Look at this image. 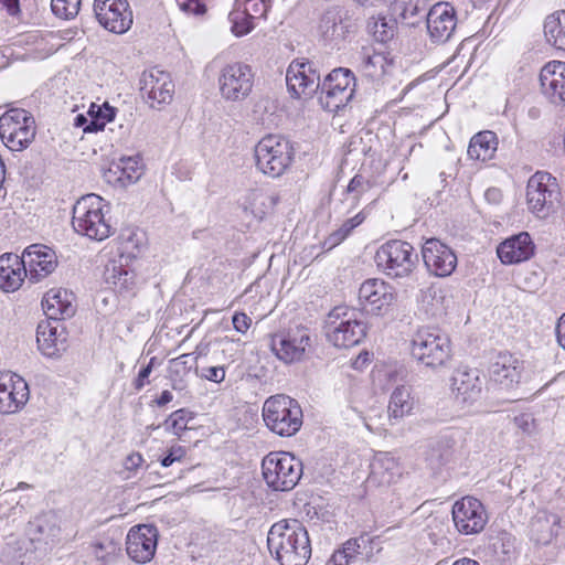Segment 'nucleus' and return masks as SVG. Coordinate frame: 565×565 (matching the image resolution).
Instances as JSON below:
<instances>
[{
	"label": "nucleus",
	"mask_w": 565,
	"mask_h": 565,
	"mask_svg": "<svg viewBox=\"0 0 565 565\" xmlns=\"http://www.w3.org/2000/svg\"><path fill=\"white\" fill-rule=\"evenodd\" d=\"M365 220V215L360 212L351 218H348L343 222V224L333 233L329 235L326 239L324 245H328V248H332L339 245L344 238L349 236V234Z\"/></svg>",
	"instance_id": "c03bdc74"
},
{
	"label": "nucleus",
	"mask_w": 565,
	"mask_h": 565,
	"mask_svg": "<svg viewBox=\"0 0 565 565\" xmlns=\"http://www.w3.org/2000/svg\"><path fill=\"white\" fill-rule=\"evenodd\" d=\"M452 520L460 533L469 535L481 532L488 516L483 504L478 499L465 497L454 504Z\"/></svg>",
	"instance_id": "a211bd4d"
},
{
	"label": "nucleus",
	"mask_w": 565,
	"mask_h": 565,
	"mask_svg": "<svg viewBox=\"0 0 565 565\" xmlns=\"http://www.w3.org/2000/svg\"><path fill=\"white\" fill-rule=\"evenodd\" d=\"M310 332L305 327H296L271 337L270 349L284 363L290 364L301 361L310 347Z\"/></svg>",
	"instance_id": "4468645a"
},
{
	"label": "nucleus",
	"mask_w": 565,
	"mask_h": 565,
	"mask_svg": "<svg viewBox=\"0 0 565 565\" xmlns=\"http://www.w3.org/2000/svg\"><path fill=\"white\" fill-rule=\"evenodd\" d=\"M557 342L565 349V312L558 319L555 328Z\"/></svg>",
	"instance_id": "0e129e2a"
},
{
	"label": "nucleus",
	"mask_w": 565,
	"mask_h": 565,
	"mask_svg": "<svg viewBox=\"0 0 565 565\" xmlns=\"http://www.w3.org/2000/svg\"><path fill=\"white\" fill-rule=\"evenodd\" d=\"M366 335V324L356 317L354 310L335 307L329 313L327 338L337 348H352Z\"/></svg>",
	"instance_id": "6e6552de"
},
{
	"label": "nucleus",
	"mask_w": 565,
	"mask_h": 565,
	"mask_svg": "<svg viewBox=\"0 0 565 565\" xmlns=\"http://www.w3.org/2000/svg\"><path fill=\"white\" fill-rule=\"evenodd\" d=\"M81 0H51L52 12L61 19H74L79 11Z\"/></svg>",
	"instance_id": "de8ad7c7"
},
{
	"label": "nucleus",
	"mask_w": 565,
	"mask_h": 565,
	"mask_svg": "<svg viewBox=\"0 0 565 565\" xmlns=\"http://www.w3.org/2000/svg\"><path fill=\"white\" fill-rule=\"evenodd\" d=\"M374 186V182L363 174L354 175L347 186V192L354 201H359L362 195Z\"/></svg>",
	"instance_id": "09e8293b"
},
{
	"label": "nucleus",
	"mask_w": 565,
	"mask_h": 565,
	"mask_svg": "<svg viewBox=\"0 0 565 565\" xmlns=\"http://www.w3.org/2000/svg\"><path fill=\"white\" fill-rule=\"evenodd\" d=\"M0 10H4L8 15L19 19L21 17L20 0H0Z\"/></svg>",
	"instance_id": "680f3d73"
},
{
	"label": "nucleus",
	"mask_w": 565,
	"mask_h": 565,
	"mask_svg": "<svg viewBox=\"0 0 565 565\" xmlns=\"http://www.w3.org/2000/svg\"><path fill=\"white\" fill-rule=\"evenodd\" d=\"M116 116V109L109 105L104 108V116L102 117H89V122L84 127V132H97L105 128V125L113 121Z\"/></svg>",
	"instance_id": "603ef678"
},
{
	"label": "nucleus",
	"mask_w": 565,
	"mask_h": 565,
	"mask_svg": "<svg viewBox=\"0 0 565 565\" xmlns=\"http://www.w3.org/2000/svg\"><path fill=\"white\" fill-rule=\"evenodd\" d=\"M29 277L21 256L7 253L0 256V288L7 292L15 291Z\"/></svg>",
	"instance_id": "2f4dec72"
},
{
	"label": "nucleus",
	"mask_w": 565,
	"mask_h": 565,
	"mask_svg": "<svg viewBox=\"0 0 565 565\" xmlns=\"http://www.w3.org/2000/svg\"><path fill=\"white\" fill-rule=\"evenodd\" d=\"M118 241L121 256L124 254H127L128 256H136V252L138 250V239L132 231L127 230L122 232L119 235Z\"/></svg>",
	"instance_id": "5fc2aeb1"
},
{
	"label": "nucleus",
	"mask_w": 565,
	"mask_h": 565,
	"mask_svg": "<svg viewBox=\"0 0 565 565\" xmlns=\"http://www.w3.org/2000/svg\"><path fill=\"white\" fill-rule=\"evenodd\" d=\"M379 269L391 278L408 277L416 268L418 255L414 247L401 239L382 244L374 256Z\"/></svg>",
	"instance_id": "0eeeda50"
},
{
	"label": "nucleus",
	"mask_w": 565,
	"mask_h": 565,
	"mask_svg": "<svg viewBox=\"0 0 565 565\" xmlns=\"http://www.w3.org/2000/svg\"><path fill=\"white\" fill-rule=\"evenodd\" d=\"M484 377L477 367L459 366L451 376V392L457 403L470 406L482 397Z\"/></svg>",
	"instance_id": "dca6fc26"
},
{
	"label": "nucleus",
	"mask_w": 565,
	"mask_h": 565,
	"mask_svg": "<svg viewBox=\"0 0 565 565\" xmlns=\"http://www.w3.org/2000/svg\"><path fill=\"white\" fill-rule=\"evenodd\" d=\"M201 377L214 383H221L225 379V370L223 366L203 367L201 371Z\"/></svg>",
	"instance_id": "bf43d9fd"
},
{
	"label": "nucleus",
	"mask_w": 565,
	"mask_h": 565,
	"mask_svg": "<svg viewBox=\"0 0 565 565\" xmlns=\"http://www.w3.org/2000/svg\"><path fill=\"white\" fill-rule=\"evenodd\" d=\"M262 472L274 491H290L302 476V462L289 452L274 451L263 459Z\"/></svg>",
	"instance_id": "423d86ee"
},
{
	"label": "nucleus",
	"mask_w": 565,
	"mask_h": 565,
	"mask_svg": "<svg viewBox=\"0 0 565 565\" xmlns=\"http://www.w3.org/2000/svg\"><path fill=\"white\" fill-rule=\"evenodd\" d=\"M74 295L65 289L47 291L42 300V308L49 321L60 323L75 313Z\"/></svg>",
	"instance_id": "c756f323"
},
{
	"label": "nucleus",
	"mask_w": 565,
	"mask_h": 565,
	"mask_svg": "<svg viewBox=\"0 0 565 565\" xmlns=\"http://www.w3.org/2000/svg\"><path fill=\"white\" fill-rule=\"evenodd\" d=\"M411 353L422 365L436 370L451 358L450 340L438 329L420 328L412 338Z\"/></svg>",
	"instance_id": "20e7f679"
},
{
	"label": "nucleus",
	"mask_w": 565,
	"mask_h": 565,
	"mask_svg": "<svg viewBox=\"0 0 565 565\" xmlns=\"http://www.w3.org/2000/svg\"><path fill=\"white\" fill-rule=\"evenodd\" d=\"M271 0H246L243 11L254 21L266 18Z\"/></svg>",
	"instance_id": "864d4df0"
},
{
	"label": "nucleus",
	"mask_w": 565,
	"mask_h": 565,
	"mask_svg": "<svg viewBox=\"0 0 565 565\" xmlns=\"http://www.w3.org/2000/svg\"><path fill=\"white\" fill-rule=\"evenodd\" d=\"M535 250V245L527 232H521L503 241L497 248V254L504 265L519 264L529 260Z\"/></svg>",
	"instance_id": "cd10ccee"
},
{
	"label": "nucleus",
	"mask_w": 565,
	"mask_h": 565,
	"mask_svg": "<svg viewBox=\"0 0 565 565\" xmlns=\"http://www.w3.org/2000/svg\"><path fill=\"white\" fill-rule=\"evenodd\" d=\"M455 440L449 436H441L431 447L429 460L438 465L447 463L454 454Z\"/></svg>",
	"instance_id": "a18cd8bd"
},
{
	"label": "nucleus",
	"mask_w": 565,
	"mask_h": 565,
	"mask_svg": "<svg viewBox=\"0 0 565 565\" xmlns=\"http://www.w3.org/2000/svg\"><path fill=\"white\" fill-rule=\"evenodd\" d=\"M561 196L557 179L551 173L537 171L529 179L527 205L536 216L544 218L554 213L561 204Z\"/></svg>",
	"instance_id": "1a4fd4ad"
},
{
	"label": "nucleus",
	"mask_w": 565,
	"mask_h": 565,
	"mask_svg": "<svg viewBox=\"0 0 565 565\" xmlns=\"http://www.w3.org/2000/svg\"><path fill=\"white\" fill-rule=\"evenodd\" d=\"M94 12L99 24L116 34L126 33L134 22L127 0H94Z\"/></svg>",
	"instance_id": "2eb2a0df"
},
{
	"label": "nucleus",
	"mask_w": 565,
	"mask_h": 565,
	"mask_svg": "<svg viewBox=\"0 0 565 565\" xmlns=\"http://www.w3.org/2000/svg\"><path fill=\"white\" fill-rule=\"evenodd\" d=\"M143 459L140 454H132L127 457L126 468L136 469L142 463Z\"/></svg>",
	"instance_id": "69168bd1"
},
{
	"label": "nucleus",
	"mask_w": 565,
	"mask_h": 565,
	"mask_svg": "<svg viewBox=\"0 0 565 565\" xmlns=\"http://www.w3.org/2000/svg\"><path fill=\"white\" fill-rule=\"evenodd\" d=\"M422 255L428 271L437 277H448L457 267L455 252L437 238H428L424 243Z\"/></svg>",
	"instance_id": "4be33fe9"
},
{
	"label": "nucleus",
	"mask_w": 565,
	"mask_h": 565,
	"mask_svg": "<svg viewBox=\"0 0 565 565\" xmlns=\"http://www.w3.org/2000/svg\"><path fill=\"white\" fill-rule=\"evenodd\" d=\"M157 544V527L150 524H141L129 530L126 539V551L132 561L145 564L153 558Z\"/></svg>",
	"instance_id": "aec40b11"
},
{
	"label": "nucleus",
	"mask_w": 565,
	"mask_h": 565,
	"mask_svg": "<svg viewBox=\"0 0 565 565\" xmlns=\"http://www.w3.org/2000/svg\"><path fill=\"white\" fill-rule=\"evenodd\" d=\"M186 450L184 447L175 445L172 446L168 454L162 457L160 463L162 467H170L175 461H181L185 457Z\"/></svg>",
	"instance_id": "13d9d810"
},
{
	"label": "nucleus",
	"mask_w": 565,
	"mask_h": 565,
	"mask_svg": "<svg viewBox=\"0 0 565 565\" xmlns=\"http://www.w3.org/2000/svg\"><path fill=\"white\" fill-rule=\"evenodd\" d=\"M23 263L29 273V279L38 282L52 274L57 266L55 252L43 244H32L22 253Z\"/></svg>",
	"instance_id": "b1692460"
},
{
	"label": "nucleus",
	"mask_w": 565,
	"mask_h": 565,
	"mask_svg": "<svg viewBox=\"0 0 565 565\" xmlns=\"http://www.w3.org/2000/svg\"><path fill=\"white\" fill-rule=\"evenodd\" d=\"M228 19L232 23L231 29L236 36L246 35L255 28L254 20L241 9L233 10L228 14Z\"/></svg>",
	"instance_id": "49530a36"
},
{
	"label": "nucleus",
	"mask_w": 565,
	"mask_h": 565,
	"mask_svg": "<svg viewBox=\"0 0 565 565\" xmlns=\"http://www.w3.org/2000/svg\"><path fill=\"white\" fill-rule=\"evenodd\" d=\"M366 30L376 42L384 44L394 38L396 21L393 18L381 14L373 15L367 20Z\"/></svg>",
	"instance_id": "a19ab883"
},
{
	"label": "nucleus",
	"mask_w": 565,
	"mask_h": 565,
	"mask_svg": "<svg viewBox=\"0 0 565 565\" xmlns=\"http://www.w3.org/2000/svg\"><path fill=\"white\" fill-rule=\"evenodd\" d=\"M254 73L252 67L242 62L226 64L218 74V88L226 100H243L252 92Z\"/></svg>",
	"instance_id": "ddd939ff"
},
{
	"label": "nucleus",
	"mask_w": 565,
	"mask_h": 565,
	"mask_svg": "<svg viewBox=\"0 0 565 565\" xmlns=\"http://www.w3.org/2000/svg\"><path fill=\"white\" fill-rule=\"evenodd\" d=\"M355 90V76L349 68H334L320 86L319 103L323 109L337 113L352 99Z\"/></svg>",
	"instance_id": "f8f14e48"
},
{
	"label": "nucleus",
	"mask_w": 565,
	"mask_h": 565,
	"mask_svg": "<svg viewBox=\"0 0 565 565\" xmlns=\"http://www.w3.org/2000/svg\"><path fill=\"white\" fill-rule=\"evenodd\" d=\"M106 105H108V104L107 103H104L103 105L92 104L88 109L89 117L93 118V116H95V117L104 116V108H106Z\"/></svg>",
	"instance_id": "338daca9"
},
{
	"label": "nucleus",
	"mask_w": 565,
	"mask_h": 565,
	"mask_svg": "<svg viewBox=\"0 0 565 565\" xmlns=\"http://www.w3.org/2000/svg\"><path fill=\"white\" fill-rule=\"evenodd\" d=\"M36 342L42 354L52 358L65 350L64 328L53 321H42L36 329Z\"/></svg>",
	"instance_id": "72a5a7b5"
},
{
	"label": "nucleus",
	"mask_w": 565,
	"mask_h": 565,
	"mask_svg": "<svg viewBox=\"0 0 565 565\" xmlns=\"http://www.w3.org/2000/svg\"><path fill=\"white\" fill-rule=\"evenodd\" d=\"M179 8L189 14L202 15L206 11L205 4L201 0H177Z\"/></svg>",
	"instance_id": "4d7b16f0"
},
{
	"label": "nucleus",
	"mask_w": 565,
	"mask_h": 565,
	"mask_svg": "<svg viewBox=\"0 0 565 565\" xmlns=\"http://www.w3.org/2000/svg\"><path fill=\"white\" fill-rule=\"evenodd\" d=\"M402 476L397 459L390 452H376L370 463L369 482L390 486Z\"/></svg>",
	"instance_id": "7c9ffc66"
},
{
	"label": "nucleus",
	"mask_w": 565,
	"mask_h": 565,
	"mask_svg": "<svg viewBox=\"0 0 565 565\" xmlns=\"http://www.w3.org/2000/svg\"><path fill=\"white\" fill-rule=\"evenodd\" d=\"M151 365H145L140 369L137 379L135 380L134 386L137 391L143 388V386L148 383L147 379L151 374Z\"/></svg>",
	"instance_id": "e2e57ef3"
},
{
	"label": "nucleus",
	"mask_w": 565,
	"mask_h": 565,
	"mask_svg": "<svg viewBox=\"0 0 565 565\" xmlns=\"http://www.w3.org/2000/svg\"><path fill=\"white\" fill-rule=\"evenodd\" d=\"M254 152L257 169L273 178L280 177L289 168L295 154L291 142L280 135L263 137Z\"/></svg>",
	"instance_id": "39448f33"
},
{
	"label": "nucleus",
	"mask_w": 565,
	"mask_h": 565,
	"mask_svg": "<svg viewBox=\"0 0 565 565\" xmlns=\"http://www.w3.org/2000/svg\"><path fill=\"white\" fill-rule=\"evenodd\" d=\"M29 532L32 535L31 541H43L45 543L53 541L60 533L55 515L49 513L36 516L30 522Z\"/></svg>",
	"instance_id": "ea45409f"
},
{
	"label": "nucleus",
	"mask_w": 565,
	"mask_h": 565,
	"mask_svg": "<svg viewBox=\"0 0 565 565\" xmlns=\"http://www.w3.org/2000/svg\"><path fill=\"white\" fill-rule=\"evenodd\" d=\"M559 527V515L548 511H539L531 523V532L534 540L544 545L557 536Z\"/></svg>",
	"instance_id": "c9c22d12"
},
{
	"label": "nucleus",
	"mask_w": 565,
	"mask_h": 565,
	"mask_svg": "<svg viewBox=\"0 0 565 565\" xmlns=\"http://www.w3.org/2000/svg\"><path fill=\"white\" fill-rule=\"evenodd\" d=\"M393 287L384 280L373 278L365 280L359 289V303L366 313L379 316L394 302Z\"/></svg>",
	"instance_id": "412c9836"
},
{
	"label": "nucleus",
	"mask_w": 565,
	"mask_h": 565,
	"mask_svg": "<svg viewBox=\"0 0 565 565\" xmlns=\"http://www.w3.org/2000/svg\"><path fill=\"white\" fill-rule=\"evenodd\" d=\"M26 381L17 374H0V413L12 414L29 401Z\"/></svg>",
	"instance_id": "393cba45"
},
{
	"label": "nucleus",
	"mask_w": 565,
	"mask_h": 565,
	"mask_svg": "<svg viewBox=\"0 0 565 565\" xmlns=\"http://www.w3.org/2000/svg\"><path fill=\"white\" fill-rule=\"evenodd\" d=\"M31 555L24 547V542L12 541L7 543L0 555L2 565H30Z\"/></svg>",
	"instance_id": "37998d69"
},
{
	"label": "nucleus",
	"mask_w": 565,
	"mask_h": 565,
	"mask_svg": "<svg viewBox=\"0 0 565 565\" xmlns=\"http://www.w3.org/2000/svg\"><path fill=\"white\" fill-rule=\"evenodd\" d=\"M372 543V540L365 535L350 539L343 543L341 548L332 554L330 562L333 565L370 562L373 556Z\"/></svg>",
	"instance_id": "c85d7f7f"
},
{
	"label": "nucleus",
	"mask_w": 565,
	"mask_h": 565,
	"mask_svg": "<svg viewBox=\"0 0 565 565\" xmlns=\"http://www.w3.org/2000/svg\"><path fill=\"white\" fill-rule=\"evenodd\" d=\"M497 150V137L492 131L486 130L476 134L468 146V157L472 160H490Z\"/></svg>",
	"instance_id": "4c0bfd02"
},
{
	"label": "nucleus",
	"mask_w": 565,
	"mask_h": 565,
	"mask_svg": "<svg viewBox=\"0 0 565 565\" xmlns=\"http://www.w3.org/2000/svg\"><path fill=\"white\" fill-rule=\"evenodd\" d=\"M194 353H185L180 356L170 360L169 362V371L172 374L177 375H185L193 367V364L196 362L198 355L193 356Z\"/></svg>",
	"instance_id": "8fccbe9b"
},
{
	"label": "nucleus",
	"mask_w": 565,
	"mask_h": 565,
	"mask_svg": "<svg viewBox=\"0 0 565 565\" xmlns=\"http://www.w3.org/2000/svg\"><path fill=\"white\" fill-rule=\"evenodd\" d=\"M36 135L34 117L25 109L14 108L0 117V137L11 151L26 149Z\"/></svg>",
	"instance_id": "9d476101"
},
{
	"label": "nucleus",
	"mask_w": 565,
	"mask_h": 565,
	"mask_svg": "<svg viewBox=\"0 0 565 565\" xmlns=\"http://www.w3.org/2000/svg\"><path fill=\"white\" fill-rule=\"evenodd\" d=\"M426 21L431 41L445 43L450 39L456 29V11L449 3L439 2L430 8L426 15Z\"/></svg>",
	"instance_id": "a878e982"
},
{
	"label": "nucleus",
	"mask_w": 565,
	"mask_h": 565,
	"mask_svg": "<svg viewBox=\"0 0 565 565\" xmlns=\"http://www.w3.org/2000/svg\"><path fill=\"white\" fill-rule=\"evenodd\" d=\"M354 32L350 10L342 4H329L319 15L317 33L326 45L340 47Z\"/></svg>",
	"instance_id": "9b49d317"
},
{
	"label": "nucleus",
	"mask_w": 565,
	"mask_h": 565,
	"mask_svg": "<svg viewBox=\"0 0 565 565\" xmlns=\"http://www.w3.org/2000/svg\"><path fill=\"white\" fill-rule=\"evenodd\" d=\"M232 322L237 332L245 333L250 327L252 319L244 312H236L232 318Z\"/></svg>",
	"instance_id": "052dcab7"
},
{
	"label": "nucleus",
	"mask_w": 565,
	"mask_h": 565,
	"mask_svg": "<svg viewBox=\"0 0 565 565\" xmlns=\"http://www.w3.org/2000/svg\"><path fill=\"white\" fill-rule=\"evenodd\" d=\"M420 4H424L423 0H399L396 6L399 9V15L404 20H408L424 10V7H420Z\"/></svg>",
	"instance_id": "6e6d98bb"
},
{
	"label": "nucleus",
	"mask_w": 565,
	"mask_h": 565,
	"mask_svg": "<svg viewBox=\"0 0 565 565\" xmlns=\"http://www.w3.org/2000/svg\"><path fill=\"white\" fill-rule=\"evenodd\" d=\"M263 418L270 431L281 437H291L302 426V409L295 398L277 394L265 401Z\"/></svg>",
	"instance_id": "f03ea898"
},
{
	"label": "nucleus",
	"mask_w": 565,
	"mask_h": 565,
	"mask_svg": "<svg viewBox=\"0 0 565 565\" xmlns=\"http://www.w3.org/2000/svg\"><path fill=\"white\" fill-rule=\"evenodd\" d=\"M104 279L117 292L132 291L136 287V274L121 263V260L111 259L107 263L104 270Z\"/></svg>",
	"instance_id": "f704fd0d"
},
{
	"label": "nucleus",
	"mask_w": 565,
	"mask_h": 565,
	"mask_svg": "<svg viewBox=\"0 0 565 565\" xmlns=\"http://www.w3.org/2000/svg\"><path fill=\"white\" fill-rule=\"evenodd\" d=\"M360 66L366 77H370L373 81H381L391 72L393 62L383 53H370L364 50L361 55Z\"/></svg>",
	"instance_id": "e433bc0d"
},
{
	"label": "nucleus",
	"mask_w": 565,
	"mask_h": 565,
	"mask_svg": "<svg viewBox=\"0 0 565 565\" xmlns=\"http://www.w3.org/2000/svg\"><path fill=\"white\" fill-rule=\"evenodd\" d=\"M104 200L94 193L82 196L73 206L72 225L76 233L90 239L104 241L111 234L105 220Z\"/></svg>",
	"instance_id": "7ed1b4c3"
},
{
	"label": "nucleus",
	"mask_w": 565,
	"mask_h": 565,
	"mask_svg": "<svg viewBox=\"0 0 565 565\" xmlns=\"http://www.w3.org/2000/svg\"><path fill=\"white\" fill-rule=\"evenodd\" d=\"M189 414L190 413L184 408L173 412L166 420L168 429L174 435L180 436L181 433L188 428V422L190 419Z\"/></svg>",
	"instance_id": "3c124183"
},
{
	"label": "nucleus",
	"mask_w": 565,
	"mask_h": 565,
	"mask_svg": "<svg viewBox=\"0 0 565 565\" xmlns=\"http://www.w3.org/2000/svg\"><path fill=\"white\" fill-rule=\"evenodd\" d=\"M413 408V399L411 397L409 388L402 385L396 387L388 403L387 412L390 420H398L407 415Z\"/></svg>",
	"instance_id": "79ce46f5"
},
{
	"label": "nucleus",
	"mask_w": 565,
	"mask_h": 565,
	"mask_svg": "<svg viewBox=\"0 0 565 565\" xmlns=\"http://www.w3.org/2000/svg\"><path fill=\"white\" fill-rule=\"evenodd\" d=\"M524 362L510 353L499 354L489 370L490 382L502 391H512L520 383Z\"/></svg>",
	"instance_id": "5701e85b"
},
{
	"label": "nucleus",
	"mask_w": 565,
	"mask_h": 565,
	"mask_svg": "<svg viewBox=\"0 0 565 565\" xmlns=\"http://www.w3.org/2000/svg\"><path fill=\"white\" fill-rule=\"evenodd\" d=\"M173 398V395L170 391H163L160 396L156 399L158 406H164L170 403Z\"/></svg>",
	"instance_id": "774afa93"
},
{
	"label": "nucleus",
	"mask_w": 565,
	"mask_h": 565,
	"mask_svg": "<svg viewBox=\"0 0 565 565\" xmlns=\"http://www.w3.org/2000/svg\"><path fill=\"white\" fill-rule=\"evenodd\" d=\"M267 545L280 565H306L311 556L308 532L296 519L273 524L268 531Z\"/></svg>",
	"instance_id": "f257e3e1"
},
{
	"label": "nucleus",
	"mask_w": 565,
	"mask_h": 565,
	"mask_svg": "<svg viewBox=\"0 0 565 565\" xmlns=\"http://www.w3.org/2000/svg\"><path fill=\"white\" fill-rule=\"evenodd\" d=\"M542 93L552 104L565 107V62L551 61L540 72Z\"/></svg>",
	"instance_id": "bb28decb"
},
{
	"label": "nucleus",
	"mask_w": 565,
	"mask_h": 565,
	"mask_svg": "<svg viewBox=\"0 0 565 565\" xmlns=\"http://www.w3.org/2000/svg\"><path fill=\"white\" fill-rule=\"evenodd\" d=\"M145 172L142 159L139 156L121 157L117 162H113L105 172L108 182H118L120 185L137 182Z\"/></svg>",
	"instance_id": "473e14b6"
},
{
	"label": "nucleus",
	"mask_w": 565,
	"mask_h": 565,
	"mask_svg": "<svg viewBox=\"0 0 565 565\" xmlns=\"http://www.w3.org/2000/svg\"><path fill=\"white\" fill-rule=\"evenodd\" d=\"M291 96L310 98L320 89V74L312 62H292L286 73Z\"/></svg>",
	"instance_id": "f3484780"
},
{
	"label": "nucleus",
	"mask_w": 565,
	"mask_h": 565,
	"mask_svg": "<svg viewBox=\"0 0 565 565\" xmlns=\"http://www.w3.org/2000/svg\"><path fill=\"white\" fill-rule=\"evenodd\" d=\"M544 35L548 44L565 51V10L556 11L544 21Z\"/></svg>",
	"instance_id": "58836bf2"
},
{
	"label": "nucleus",
	"mask_w": 565,
	"mask_h": 565,
	"mask_svg": "<svg viewBox=\"0 0 565 565\" xmlns=\"http://www.w3.org/2000/svg\"><path fill=\"white\" fill-rule=\"evenodd\" d=\"M140 90L152 108H159L172 100L174 84L169 73L154 67L142 73Z\"/></svg>",
	"instance_id": "6ab92c4d"
}]
</instances>
